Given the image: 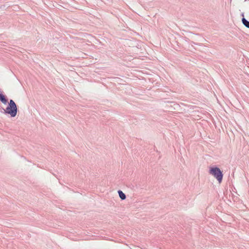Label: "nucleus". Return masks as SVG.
Segmentation results:
<instances>
[{
  "label": "nucleus",
  "instance_id": "obj_6",
  "mask_svg": "<svg viewBox=\"0 0 249 249\" xmlns=\"http://www.w3.org/2000/svg\"><path fill=\"white\" fill-rule=\"evenodd\" d=\"M119 197L122 200H124L126 198L125 195L121 190L118 192Z\"/></svg>",
  "mask_w": 249,
  "mask_h": 249
},
{
  "label": "nucleus",
  "instance_id": "obj_4",
  "mask_svg": "<svg viewBox=\"0 0 249 249\" xmlns=\"http://www.w3.org/2000/svg\"><path fill=\"white\" fill-rule=\"evenodd\" d=\"M242 16L243 17H244V13H242ZM242 23L243 24L246 26L247 27V28H249V21H248L247 20H246L244 18H243L242 19Z\"/></svg>",
  "mask_w": 249,
  "mask_h": 249
},
{
  "label": "nucleus",
  "instance_id": "obj_2",
  "mask_svg": "<svg viewBox=\"0 0 249 249\" xmlns=\"http://www.w3.org/2000/svg\"><path fill=\"white\" fill-rule=\"evenodd\" d=\"M209 173L213 176L218 181L221 183L223 178V174L220 169L218 167H210Z\"/></svg>",
  "mask_w": 249,
  "mask_h": 249
},
{
  "label": "nucleus",
  "instance_id": "obj_5",
  "mask_svg": "<svg viewBox=\"0 0 249 249\" xmlns=\"http://www.w3.org/2000/svg\"><path fill=\"white\" fill-rule=\"evenodd\" d=\"M0 100L5 105L7 103V100L5 98L4 95L1 93H0Z\"/></svg>",
  "mask_w": 249,
  "mask_h": 249
},
{
  "label": "nucleus",
  "instance_id": "obj_3",
  "mask_svg": "<svg viewBox=\"0 0 249 249\" xmlns=\"http://www.w3.org/2000/svg\"><path fill=\"white\" fill-rule=\"evenodd\" d=\"M54 3H53V5L54 7H55L56 8L58 9H61V8H64L66 9H71L70 7V4L66 3L64 2L63 1H59V3L57 2L56 1H53Z\"/></svg>",
  "mask_w": 249,
  "mask_h": 249
},
{
  "label": "nucleus",
  "instance_id": "obj_1",
  "mask_svg": "<svg viewBox=\"0 0 249 249\" xmlns=\"http://www.w3.org/2000/svg\"><path fill=\"white\" fill-rule=\"evenodd\" d=\"M5 114L10 115L12 117H14L17 114V107L16 103L13 100H10L8 107L4 109Z\"/></svg>",
  "mask_w": 249,
  "mask_h": 249
}]
</instances>
